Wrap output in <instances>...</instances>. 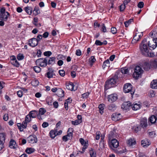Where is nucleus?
I'll use <instances>...</instances> for the list:
<instances>
[{"mask_svg":"<svg viewBox=\"0 0 157 157\" xmlns=\"http://www.w3.org/2000/svg\"><path fill=\"white\" fill-rule=\"evenodd\" d=\"M48 59V57L45 58H40L36 61V65L40 67H45L47 65V62Z\"/></svg>","mask_w":157,"mask_h":157,"instance_id":"7ed1b4c3","label":"nucleus"},{"mask_svg":"<svg viewBox=\"0 0 157 157\" xmlns=\"http://www.w3.org/2000/svg\"><path fill=\"white\" fill-rule=\"evenodd\" d=\"M147 42L148 45L151 50L155 49L157 46V41L152 40L150 41L148 40Z\"/></svg>","mask_w":157,"mask_h":157,"instance_id":"39448f33","label":"nucleus"},{"mask_svg":"<svg viewBox=\"0 0 157 157\" xmlns=\"http://www.w3.org/2000/svg\"><path fill=\"white\" fill-rule=\"evenodd\" d=\"M32 83L33 86H36L38 85L39 82L38 80H34L32 81Z\"/></svg>","mask_w":157,"mask_h":157,"instance_id":"8fccbe9b","label":"nucleus"},{"mask_svg":"<svg viewBox=\"0 0 157 157\" xmlns=\"http://www.w3.org/2000/svg\"><path fill=\"white\" fill-rule=\"evenodd\" d=\"M144 3L143 2H140L138 4V6L139 8H141L144 6Z\"/></svg>","mask_w":157,"mask_h":157,"instance_id":"13d9d810","label":"nucleus"},{"mask_svg":"<svg viewBox=\"0 0 157 157\" xmlns=\"http://www.w3.org/2000/svg\"><path fill=\"white\" fill-rule=\"evenodd\" d=\"M89 93L88 92H86L85 93L83 94H82V98H87L89 95Z\"/></svg>","mask_w":157,"mask_h":157,"instance_id":"e2e57ef3","label":"nucleus"},{"mask_svg":"<svg viewBox=\"0 0 157 157\" xmlns=\"http://www.w3.org/2000/svg\"><path fill=\"white\" fill-rule=\"evenodd\" d=\"M113 87V86L109 83V82L108 81L105 82V90H107Z\"/></svg>","mask_w":157,"mask_h":157,"instance_id":"cd10ccee","label":"nucleus"},{"mask_svg":"<svg viewBox=\"0 0 157 157\" xmlns=\"http://www.w3.org/2000/svg\"><path fill=\"white\" fill-rule=\"evenodd\" d=\"M38 40L35 38H32L29 41V45L31 47H35L38 44Z\"/></svg>","mask_w":157,"mask_h":157,"instance_id":"423d86ee","label":"nucleus"},{"mask_svg":"<svg viewBox=\"0 0 157 157\" xmlns=\"http://www.w3.org/2000/svg\"><path fill=\"white\" fill-rule=\"evenodd\" d=\"M133 20L132 19H130L128 21H125L124 22V24L125 27H127L128 26L130 23L132 22Z\"/></svg>","mask_w":157,"mask_h":157,"instance_id":"a18cd8bd","label":"nucleus"},{"mask_svg":"<svg viewBox=\"0 0 157 157\" xmlns=\"http://www.w3.org/2000/svg\"><path fill=\"white\" fill-rule=\"evenodd\" d=\"M100 132L98 131L96 133V139L97 140H98L100 138Z\"/></svg>","mask_w":157,"mask_h":157,"instance_id":"69168bd1","label":"nucleus"},{"mask_svg":"<svg viewBox=\"0 0 157 157\" xmlns=\"http://www.w3.org/2000/svg\"><path fill=\"white\" fill-rule=\"evenodd\" d=\"M149 63L151 67L156 68L157 67V59L150 60Z\"/></svg>","mask_w":157,"mask_h":157,"instance_id":"4468645a","label":"nucleus"},{"mask_svg":"<svg viewBox=\"0 0 157 157\" xmlns=\"http://www.w3.org/2000/svg\"><path fill=\"white\" fill-rule=\"evenodd\" d=\"M79 141L81 144L83 146H84V145H88V141H87L86 142L82 138H80L79 139Z\"/></svg>","mask_w":157,"mask_h":157,"instance_id":"e433bc0d","label":"nucleus"},{"mask_svg":"<svg viewBox=\"0 0 157 157\" xmlns=\"http://www.w3.org/2000/svg\"><path fill=\"white\" fill-rule=\"evenodd\" d=\"M31 117L29 114H28L25 117V121L23 122V123L26 122V125H27V123H28L30 122V121H31Z\"/></svg>","mask_w":157,"mask_h":157,"instance_id":"2f4dec72","label":"nucleus"},{"mask_svg":"<svg viewBox=\"0 0 157 157\" xmlns=\"http://www.w3.org/2000/svg\"><path fill=\"white\" fill-rule=\"evenodd\" d=\"M16 145V142L13 140H11L9 143V147L11 148H15Z\"/></svg>","mask_w":157,"mask_h":157,"instance_id":"4be33fe9","label":"nucleus"},{"mask_svg":"<svg viewBox=\"0 0 157 157\" xmlns=\"http://www.w3.org/2000/svg\"><path fill=\"white\" fill-rule=\"evenodd\" d=\"M143 72V70L140 67L136 66L135 68L134 72L133 74V77L136 79L138 78Z\"/></svg>","mask_w":157,"mask_h":157,"instance_id":"20e7f679","label":"nucleus"},{"mask_svg":"<svg viewBox=\"0 0 157 157\" xmlns=\"http://www.w3.org/2000/svg\"><path fill=\"white\" fill-rule=\"evenodd\" d=\"M57 95L60 97H63L64 96V91L61 89H58L57 92Z\"/></svg>","mask_w":157,"mask_h":157,"instance_id":"5701e85b","label":"nucleus"},{"mask_svg":"<svg viewBox=\"0 0 157 157\" xmlns=\"http://www.w3.org/2000/svg\"><path fill=\"white\" fill-rule=\"evenodd\" d=\"M66 87L67 89L72 90H73L74 86L73 83L71 82L67 84L66 85Z\"/></svg>","mask_w":157,"mask_h":157,"instance_id":"bb28decb","label":"nucleus"},{"mask_svg":"<svg viewBox=\"0 0 157 157\" xmlns=\"http://www.w3.org/2000/svg\"><path fill=\"white\" fill-rule=\"evenodd\" d=\"M55 58L54 57H51L49 59H48V64H53L55 63Z\"/></svg>","mask_w":157,"mask_h":157,"instance_id":"72a5a7b5","label":"nucleus"},{"mask_svg":"<svg viewBox=\"0 0 157 157\" xmlns=\"http://www.w3.org/2000/svg\"><path fill=\"white\" fill-rule=\"evenodd\" d=\"M28 141L29 143L34 144L37 143V139L35 136H30L28 138Z\"/></svg>","mask_w":157,"mask_h":157,"instance_id":"6e6552de","label":"nucleus"},{"mask_svg":"<svg viewBox=\"0 0 157 157\" xmlns=\"http://www.w3.org/2000/svg\"><path fill=\"white\" fill-rule=\"evenodd\" d=\"M90 153L91 157H95L96 156V152L92 149L90 150Z\"/></svg>","mask_w":157,"mask_h":157,"instance_id":"ea45409f","label":"nucleus"},{"mask_svg":"<svg viewBox=\"0 0 157 157\" xmlns=\"http://www.w3.org/2000/svg\"><path fill=\"white\" fill-rule=\"evenodd\" d=\"M108 81L113 86H114V85L116 83V81L115 79L113 78L110 79V80H108Z\"/></svg>","mask_w":157,"mask_h":157,"instance_id":"79ce46f5","label":"nucleus"},{"mask_svg":"<svg viewBox=\"0 0 157 157\" xmlns=\"http://www.w3.org/2000/svg\"><path fill=\"white\" fill-rule=\"evenodd\" d=\"M35 149L33 148H27L25 151L28 154H30L33 152L35 151Z\"/></svg>","mask_w":157,"mask_h":157,"instance_id":"7c9ffc66","label":"nucleus"},{"mask_svg":"<svg viewBox=\"0 0 157 157\" xmlns=\"http://www.w3.org/2000/svg\"><path fill=\"white\" fill-rule=\"evenodd\" d=\"M8 115L7 113L4 114L3 117V119L5 121H7L8 119Z\"/></svg>","mask_w":157,"mask_h":157,"instance_id":"4d7b16f0","label":"nucleus"},{"mask_svg":"<svg viewBox=\"0 0 157 157\" xmlns=\"http://www.w3.org/2000/svg\"><path fill=\"white\" fill-rule=\"evenodd\" d=\"M131 107V103L129 102H124L122 105L121 108L124 110L129 109Z\"/></svg>","mask_w":157,"mask_h":157,"instance_id":"9b49d317","label":"nucleus"},{"mask_svg":"<svg viewBox=\"0 0 157 157\" xmlns=\"http://www.w3.org/2000/svg\"><path fill=\"white\" fill-rule=\"evenodd\" d=\"M112 120L114 121H117L119 120L121 118L120 113H114L112 115Z\"/></svg>","mask_w":157,"mask_h":157,"instance_id":"1a4fd4ad","label":"nucleus"},{"mask_svg":"<svg viewBox=\"0 0 157 157\" xmlns=\"http://www.w3.org/2000/svg\"><path fill=\"white\" fill-rule=\"evenodd\" d=\"M33 68L34 71L36 73H39L41 71V69L39 67L35 66Z\"/></svg>","mask_w":157,"mask_h":157,"instance_id":"49530a36","label":"nucleus"},{"mask_svg":"<svg viewBox=\"0 0 157 157\" xmlns=\"http://www.w3.org/2000/svg\"><path fill=\"white\" fill-rule=\"evenodd\" d=\"M29 115L31 117L34 118L36 117L37 115V112L35 110L32 111H30Z\"/></svg>","mask_w":157,"mask_h":157,"instance_id":"393cba45","label":"nucleus"},{"mask_svg":"<svg viewBox=\"0 0 157 157\" xmlns=\"http://www.w3.org/2000/svg\"><path fill=\"white\" fill-rule=\"evenodd\" d=\"M148 133L149 136L152 138L154 137L155 135V132L154 131L149 132Z\"/></svg>","mask_w":157,"mask_h":157,"instance_id":"bf43d9fd","label":"nucleus"},{"mask_svg":"<svg viewBox=\"0 0 157 157\" xmlns=\"http://www.w3.org/2000/svg\"><path fill=\"white\" fill-rule=\"evenodd\" d=\"M39 115H43L46 112L45 110L42 108H40L39 110Z\"/></svg>","mask_w":157,"mask_h":157,"instance_id":"09e8293b","label":"nucleus"},{"mask_svg":"<svg viewBox=\"0 0 157 157\" xmlns=\"http://www.w3.org/2000/svg\"><path fill=\"white\" fill-rule=\"evenodd\" d=\"M44 54L45 56H49L52 55V53L50 51H47L44 52Z\"/></svg>","mask_w":157,"mask_h":157,"instance_id":"6e6d98bb","label":"nucleus"},{"mask_svg":"<svg viewBox=\"0 0 157 157\" xmlns=\"http://www.w3.org/2000/svg\"><path fill=\"white\" fill-rule=\"evenodd\" d=\"M117 99V96L115 94H112L108 96V101L110 102H113L115 101Z\"/></svg>","mask_w":157,"mask_h":157,"instance_id":"0eeeda50","label":"nucleus"},{"mask_svg":"<svg viewBox=\"0 0 157 157\" xmlns=\"http://www.w3.org/2000/svg\"><path fill=\"white\" fill-rule=\"evenodd\" d=\"M124 91L125 93L130 92L132 95L135 92V90L132 88V86L130 83H127L124 85Z\"/></svg>","mask_w":157,"mask_h":157,"instance_id":"f03ea898","label":"nucleus"},{"mask_svg":"<svg viewBox=\"0 0 157 157\" xmlns=\"http://www.w3.org/2000/svg\"><path fill=\"white\" fill-rule=\"evenodd\" d=\"M109 59H107L103 63L102 66L103 68H104L106 66H109Z\"/></svg>","mask_w":157,"mask_h":157,"instance_id":"58836bf2","label":"nucleus"},{"mask_svg":"<svg viewBox=\"0 0 157 157\" xmlns=\"http://www.w3.org/2000/svg\"><path fill=\"white\" fill-rule=\"evenodd\" d=\"M143 67L144 70L146 71H148L151 67L150 66V63L145 62L144 65Z\"/></svg>","mask_w":157,"mask_h":157,"instance_id":"b1692460","label":"nucleus"},{"mask_svg":"<svg viewBox=\"0 0 157 157\" xmlns=\"http://www.w3.org/2000/svg\"><path fill=\"white\" fill-rule=\"evenodd\" d=\"M82 121H79L78 120H77L74 121H71L72 124L74 125H77L81 123Z\"/></svg>","mask_w":157,"mask_h":157,"instance_id":"de8ad7c7","label":"nucleus"},{"mask_svg":"<svg viewBox=\"0 0 157 157\" xmlns=\"http://www.w3.org/2000/svg\"><path fill=\"white\" fill-rule=\"evenodd\" d=\"M151 87L153 89H157V80H154L151 82Z\"/></svg>","mask_w":157,"mask_h":157,"instance_id":"412c9836","label":"nucleus"},{"mask_svg":"<svg viewBox=\"0 0 157 157\" xmlns=\"http://www.w3.org/2000/svg\"><path fill=\"white\" fill-rule=\"evenodd\" d=\"M147 39L144 38L140 45V49L141 53L146 56L153 57L154 56V53L149 52L148 46Z\"/></svg>","mask_w":157,"mask_h":157,"instance_id":"f257e3e1","label":"nucleus"},{"mask_svg":"<svg viewBox=\"0 0 157 157\" xmlns=\"http://www.w3.org/2000/svg\"><path fill=\"white\" fill-rule=\"evenodd\" d=\"M141 145L144 147H147L150 144V142L147 139L143 140L141 141Z\"/></svg>","mask_w":157,"mask_h":157,"instance_id":"ddd939ff","label":"nucleus"},{"mask_svg":"<svg viewBox=\"0 0 157 157\" xmlns=\"http://www.w3.org/2000/svg\"><path fill=\"white\" fill-rule=\"evenodd\" d=\"M108 109L112 111H114L116 108V106L115 105L113 104H110L108 107Z\"/></svg>","mask_w":157,"mask_h":157,"instance_id":"c85d7f7f","label":"nucleus"},{"mask_svg":"<svg viewBox=\"0 0 157 157\" xmlns=\"http://www.w3.org/2000/svg\"><path fill=\"white\" fill-rule=\"evenodd\" d=\"M6 138V135L4 133H0V141L3 143Z\"/></svg>","mask_w":157,"mask_h":157,"instance_id":"c9c22d12","label":"nucleus"},{"mask_svg":"<svg viewBox=\"0 0 157 157\" xmlns=\"http://www.w3.org/2000/svg\"><path fill=\"white\" fill-rule=\"evenodd\" d=\"M105 105L104 104H100L99 105L98 108L99 109L100 113L102 114L103 112V110L104 109V107H105Z\"/></svg>","mask_w":157,"mask_h":157,"instance_id":"473e14b6","label":"nucleus"},{"mask_svg":"<svg viewBox=\"0 0 157 157\" xmlns=\"http://www.w3.org/2000/svg\"><path fill=\"white\" fill-rule=\"evenodd\" d=\"M26 123H22V124L21 125L20 124H18L17 127L19 129L20 131H22L23 130V128H26Z\"/></svg>","mask_w":157,"mask_h":157,"instance_id":"f3484780","label":"nucleus"},{"mask_svg":"<svg viewBox=\"0 0 157 157\" xmlns=\"http://www.w3.org/2000/svg\"><path fill=\"white\" fill-rule=\"evenodd\" d=\"M140 126L142 128H146L147 126V120L146 118H143L141 120Z\"/></svg>","mask_w":157,"mask_h":157,"instance_id":"f8f14e48","label":"nucleus"},{"mask_svg":"<svg viewBox=\"0 0 157 157\" xmlns=\"http://www.w3.org/2000/svg\"><path fill=\"white\" fill-rule=\"evenodd\" d=\"M112 146L114 148H117L119 146V142L116 139H113L111 141Z\"/></svg>","mask_w":157,"mask_h":157,"instance_id":"dca6fc26","label":"nucleus"},{"mask_svg":"<svg viewBox=\"0 0 157 157\" xmlns=\"http://www.w3.org/2000/svg\"><path fill=\"white\" fill-rule=\"evenodd\" d=\"M38 19L37 17H34L33 19V23L35 26L38 27H40L41 25L40 23H37Z\"/></svg>","mask_w":157,"mask_h":157,"instance_id":"c756f323","label":"nucleus"},{"mask_svg":"<svg viewBox=\"0 0 157 157\" xmlns=\"http://www.w3.org/2000/svg\"><path fill=\"white\" fill-rule=\"evenodd\" d=\"M6 13H7L6 15V14H3L2 16L5 21H6L7 20L8 18V16H9V13L8 12H6Z\"/></svg>","mask_w":157,"mask_h":157,"instance_id":"864d4df0","label":"nucleus"},{"mask_svg":"<svg viewBox=\"0 0 157 157\" xmlns=\"http://www.w3.org/2000/svg\"><path fill=\"white\" fill-rule=\"evenodd\" d=\"M17 59L19 60L23 59H24L23 55L21 54H18L17 56Z\"/></svg>","mask_w":157,"mask_h":157,"instance_id":"3c124183","label":"nucleus"},{"mask_svg":"<svg viewBox=\"0 0 157 157\" xmlns=\"http://www.w3.org/2000/svg\"><path fill=\"white\" fill-rule=\"evenodd\" d=\"M75 54L77 56H80L81 55L82 52L80 49H78L76 50Z\"/></svg>","mask_w":157,"mask_h":157,"instance_id":"0e129e2a","label":"nucleus"},{"mask_svg":"<svg viewBox=\"0 0 157 157\" xmlns=\"http://www.w3.org/2000/svg\"><path fill=\"white\" fill-rule=\"evenodd\" d=\"M127 143L129 146H133L135 145L136 142L134 139H130L127 141Z\"/></svg>","mask_w":157,"mask_h":157,"instance_id":"6ab92c4d","label":"nucleus"},{"mask_svg":"<svg viewBox=\"0 0 157 157\" xmlns=\"http://www.w3.org/2000/svg\"><path fill=\"white\" fill-rule=\"evenodd\" d=\"M24 10L29 15H30L33 11V8L30 6H27L24 8Z\"/></svg>","mask_w":157,"mask_h":157,"instance_id":"a211bd4d","label":"nucleus"},{"mask_svg":"<svg viewBox=\"0 0 157 157\" xmlns=\"http://www.w3.org/2000/svg\"><path fill=\"white\" fill-rule=\"evenodd\" d=\"M156 118L155 116H151L149 118V121L151 124H154L156 121Z\"/></svg>","mask_w":157,"mask_h":157,"instance_id":"a878e982","label":"nucleus"},{"mask_svg":"<svg viewBox=\"0 0 157 157\" xmlns=\"http://www.w3.org/2000/svg\"><path fill=\"white\" fill-rule=\"evenodd\" d=\"M150 36L152 38V40L157 41V32L156 31L151 32L150 33Z\"/></svg>","mask_w":157,"mask_h":157,"instance_id":"2eb2a0df","label":"nucleus"},{"mask_svg":"<svg viewBox=\"0 0 157 157\" xmlns=\"http://www.w3.org/2000/svg\"><path fill=\"white\" fill-rule=\"evenodd\" d=\"M111 31L113 34H115L117 33V29L115 27H112L111 28Z\"/></svg>","mask_w":157,"mask_h":157,"instance_id":"680f3d73","label":"nucleus"},{"mask_svg":"<svg viewBox=\"0 0 157 157\" xmlns=\"http://www.w3.org/2000/svg\"><path fill=\"white\" fill-rule=\"evenodd\" d=\"M102 28L101 29V31L103 32H105L106 31V27L105 26L104 24H102Z\"/></svg>","mask_w":157,"mask_h":157,"instance_id":"774afa93","label":"nucleus"},{"mask_svg":"<svg viewBox=\"0 0 157 157\" xmlns=\"http://www.w3.org/2000/svg\"><path fill=\"white\" fill-rule=\"evenodd\" d=\"M56 131H51L50 132V137L52 138H54L56 135Z\"/></svg>","mask_w":157,"mask_h":157,"instance_id":"f704fd0d","label":"nucleus"},{"mask_svg":"<svg viewBox=\"0 0 157 157\" xmlns=\"http://www.w3.org/2000/svg\"><path fill=\"white\" fill-rule=\"evenodd\" d=\"M121 72L123 74H126L128 72V70L125 67L121 69Z\"/></svg>","mask_w":157,"mask_h":157,"instance_id":"c03bdc74","label":"nucleus"},{"mask_svg":"<svg viewBox=\"0 0 157 157\" xmlns=\"http://www.w3.org/2000/svg\"><path fill=\"white\" fill-rule=\"evenodd\" d=\"M139 40L140 38L139 37V36H138V34H137L136 33L135 36L134 37L133 39L132 40V42H136V41H136V42H137L139 41Z\"/></svg>","mask_w":157,"mask_h":157,"instance_id":"37998d69","label":"nucleus"},{"mask_svg":"<svg viewBox=\"0 0 157 157\" xmlns=\"http://www.w3.org/2000/svg\"><path fill=\"white\" fill-rule=\"evenodd\" d=\"M17 94L18 96L19 97H21L23 95L22 92L21 90H19L17 92Z\"/></svg>","mask_w":157,"mask_h":157,"instance_id":"338daca9","label":"nucleus"},{"mask_svg":"<svg viewBox=\"0 0 157 157\" xmlns=\"http://www.w3.org/2000/svg\"><path fill=\"white\" fill-rule=\"evenodd\" d=\"M59 75L62 76H64L65 75V72L63 70H60L59 71Z\"/></svg>","mask_w":157,"mask_h":157,"instance_id":"5fc2aeb1","label":"nucleus"},{"mask_svg":"<svg viewBox=\"0 0 157 157\" xmlns=\"http://www.w3.org/2000/svg\"><path fill=\"white\" fill-rule=\"evenodd\" d=\"M125 8V6L124 5L122 4L120 6V9L121 12L123 11Z\"/></svg>","mask_w":157,"mask_h":157,"instance_id":"603ef678","label":"nucleus"},{"mask_svg":"<svg viewBox=\"0 0 157 157\" xmlns=\"http://www.w3.org/2000/svg\"><path fill=\"white\" fill-rule=\"evenodd\" d=\"M95 44L97 45H102V43L100 40H97L95 41Z\"/></svg>","mask_w":157,"mask_h":157,"instance_id":"052dcab7","label":"nucleus"},{"mask_svg":"<svg viewBox=\"0 0 157 157\" xmlns=\"http://www.w3.org/2000/svg\"><path fill=\"white\" fill-rule=\"evenodd\" d=\"M11 63L14 66L17 67H19L20 65L19 63L17 60L15 61H12L11 62Z\"/></svg>","mask_w":157,"mask_h":157,"instance_id":"a19ab883","label":"nucleus"},{"mask_svg":"<svg viewBox=\"0 0 157 157\" xmlns=\"http://www.w3.org/2000/svg\"><path fill=\"white\" fill-rule=\"evenodd\" d=\"M140 105L139 104L135 103L131 105V107L132 109L134 110H136L139 109L140 107Z\"/></svg>","mask_w":157,"mask_h":157,"instance_id":"aec40b11","label":"nucleus"},{"mask_svg":"<svg viewBox=\"0 0 157 157\" xmlns=\"http://www.w3.org/2000/svg\"><path fill=\"white\" fill-rule=\"evenodd\" d=\"M96 61V59L94 58V56H91L89 59L90 64V65L92 66L93 65L92 63H94Z\"/></svg>","mask_w":157,"mask_h":157,"instance_id":"4c0bfd02","label":"nucleus"},{"mask_svg":"<svg viewBox=\"0 0 157 157\" xmlns=\"http://www.w3.org/2000/svg\"><path fill=\"white\" fill-rule=\"evenodd\" d=\"M55 75L53 70L51 68H49L48 72L46 74V76L49 78H53V76Z\"/></svg>","mask_w":157,"mask_h":157,"instance_id":"9d476101","label":"nucleus"}]
</instances>
